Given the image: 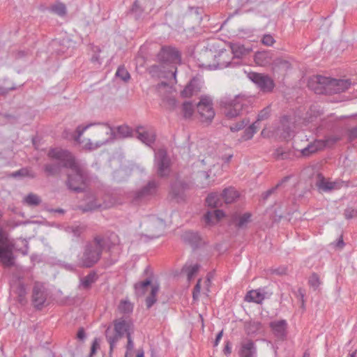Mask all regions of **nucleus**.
I'll return each mask as SVG.
<instances>
[{"label":"nucleus","instance_id":"obj_17","mask_svg":"<svg viewBox=\"0 0 357 357\" xmlns=\"http://www.w3.org/2000/svg\"><path fill=\"white\" fill-rule=\"evenodd\" d=\"M269 326L275 335L279 340H284L287 335V323L284 319L271 321Z\"/></svg>","mask_w":357,"mask_h":357},{"label":"nucleus","instance_id":"obj_31","mask_svg":"<svg viewBox=\"0 0 357 357\" xmlns=\"http://www.w3.org/2000/svg\"><path fill=\"white\" fill-rule=\"evenodd\" d=\"M10 177L22 179L25 177H29L31 178H35L36 175L34 173L31 172L28 168L23 167L20 169L15 171L10 174L8 175Z\"/></svg>","mask_w":357,"mask_h":357},{"label":"nucleus","instance_id":"obj_38","mask_svg":"<svg viewBox=\"0 0 357 357\" xmlns=\"http://www.w3.org/2000/svg\"><path fill=\"white\" fill-rule=\"evenodd\" d=\"M85 229V226L79 225L68 227L66 230L67 232L72 234L73 236L79 237Z\"/></svg>","mask_w":357,"mask_h":357},{"label":"nucleus","instance_id":"obj_1","mask_svg":"<svg viewBox=\"0 0 357 357\" xmlns=\"http://www.w3.org/2000/svg\"><path fill=\"white\" fill-rule=\"evenodd\" d=\"M47 156L53 160L63 161L64 167L70 169L66 181L69 190L76 193L86 190L90 183L89 173L77 162L72 153L66 149L54 148L48 151Z\"/></svg>","mask_w":357,"mask_h":357},{"label":"nucleus","instance_id":"obj_9","mask_svg":"<svg viewBox=\"0 0 357 357\" xmlns=\"http://www.w3.org/2000/svg\"><path fill=\"white\" fill-rule=\"evenodd\" d=\"M159 185V183L155 180L149 181L145 185L135 192L133 202L139 204L150 200L156 195Z\"/></svg>","mask_w":357,"mask_h":357},{"label":"nucleus","instance_id":"obj_28","mask_svg":"<svg viewBox=\"0 0 357 357\" xmlns=\"http://www.w3.org/2000/svg\"><path fill=\"white\" fill-rule=\"evenodd\" d=\"M98 277L95 271H91L87 275L80 279V287L84 289H89L91 285L96 282Z\"/></svg>","mask_w":357,"mask_h":357},{"label":"nucleus","instance_id":"obj_39","mask_svg":"<svg viewBox=\"0 0 357 357\" xmlns=\"http://www.w3.org/2000/svg\"><path fill=\"white\" fill-rule=\"evenodd\" d=\"M172 194L176 199H183L184 196L183 188L181 183H174L172 185Z\"/></svg>","mask_w":357,"mask_h":357},{"label":"nucleus","instance_id":"obj_14","mask_svg":"<svg viewBox=\"0 0 357 357\" xmlns=\"http://www.w3.org/2000/svg\"><path fill=\"white\" fill-rule=\"evenodd\" d=\"M158 59L162 63H178L181 61V54L175 47H162L158 54Z\"/></svg>","mask_w":357,"mask_h":357},{"label":"nucleus","instance_id":"obj_24","mask_svg":"<svg viewBox=\"0 0 357 357\" xmlns=\"http://www.w3.org/2000/svg\"><path fill=\"white\" fill-rule=\"evenodd\" d=\"M12 291L18 295L19 301L21 303H24L25 301V296L26 294V289L24 284L21 280L17 279L13 281L11 284Z\"/></svg>","mask_w":357,"mask_h":357},{"label":"nucleus","instance_id":"obj_41","mask_svg":"<svg viewBox=\"0 0 357 357\" xmlns=\"http://www.w3.org/2000/svg\"><path fill=\"white\" fill-rule=\"evenodd\" d=\"M250 123V120L247 118L242 119L241 121L236 122L231 126H229V130L231 132H237L242 129H243L245 126H247Z\"/></svg>","mask_w":357,"mask_h":357},{"label":"nucleus","instance_id":"obj_25","mask_svg":"<svg viewBox=\"0 0 357 357\" xmlns=\"http://www.w3.org/2000/svg\"><path fill=\"white\" fill-rule=\"evenodd\" d=\"M291 68V64L289 60L282 57H278L273 61V68L275 71L287 72Z\"/></svg>","mask_w":357,"mask_h":357},{"label":"nucleus","instance_id":"obj_58","mask_svg":"<svg viewBox=\"0 0 357 357\" xmlns=\"http://www.w3.org/2000/svg\"><path fill=\"white\" fill-rule=\"evenodd\" d=\"M3 118L6 120L7 122L10 123H15L17 122L18 116L12 114H5L3 115Z\"/></svg>","mask_w":357,"mask_h":357},{"label":"nucleus","instance_id":"obj_5","mask_svg":"<svg viewBox=\"0 0 357 357\" xmlns=\"http://www.w3.org/2000/svg\"><path fill=\"white\" fill-rule=\"evenodd\" d=\"M114 330L112 331L111 327L109 326L105 331V336L107 342L109 344V354H112L116 342L126 334L130 333V327L132 324L123 319H117L113 321Z\"/></svg>","mask_w":357,"mask_h":357},{"label":"nucleus","instance_id":"obj_52","mask_svg":"<svg viewBox=\"0 0 357 357\" xmlns=\"http://www.w3.org/2000/svg\"><path fill=\"white\" fill-rule=\"evenodd\" d=\"M261 43L267 46H271L275 43V40L271 35H264L261 39Z\"/></svg>","mask_w":357,"mask_h":357},{"label":"nucleus","instance_id":"obj_48","mask_svg":"<svg viewBox=\"0 0 357 357\" xmlns=\"http://www.w3.org/2000/svg\"><path fill=\"white\" fill-rule=\"evenodd\" d=\"M309 284L312 287L314 290L317 289L320 284V280L319 275L314 273L311 275L308 280Z\"/></svg>","mask_w":357,"mask_h":357},{"label":"nucleus","instance_id":"obj_49","mask_svg":"<svg viewBox=\"0 0 357 357\" xmlns=\"http://www.w3.org/2000/svg\"><path fill=\"white\" fill-rule=\"evenodd\" d=\"M119 309L123 313H130L132 311V305L130 302L123 301L121 302Z\"/></svg>","mask_w":357,"mask_h":357},{"label":"nucleus","instance_id":"obj_4","mask_svg":"<svg viewBox=\"0 0 357 357\" xmlns=\"http://www.w3.org/2000/svg\"><path fill=\"white\" fill-rule=\"evenodd\" d=\"M24 243V248L18 249L13 241L7 239L5 234L1 231V265L6 268L15 267L18 268L16 264V257L14 255V251H20L23 255L28 254V243L26 241H22Z\"/></svg>","mask_w":357,"mask_h":357},{"label":"nucleus","instance_id":"obj_56","mask_svg":"<svg viewBox=\"0 0 357 357\" xmlns=\"http://www.w3.org/2000/svg\"><path fill=\"white\" fill-rule=\"evenodd\" d=\"M126 337L128 339V342L126 345V352L128 353L129 351H131L133 349L134 342L131 337V333H128Z\"/></svg>","mask_w":357,"mask_h":357},{"label":"nucleus","instance_id":"obj_29","mask_svg":"<svg viewBox=\"0 0 357 357\" xmlns=\"http://www.w3.org/2000/svg\"><path fill=\"white\" fill-rule=\"evenodd\" d=\"M229 47L236 58H241L248 53V50L240 43H230Z\"/></svg>","mask_w":357,"mask_h":357},{"label":"nucleus","instance_id":"obj_22","mask_svg":"<svg viewBox=\"0 0 357 357\" xmlns=\"http://www.w3.org/2000/svg\"><path fill=\"white\" fill-rule=\"evenodd\" d=\"M55 160V162L46 163L43 166V170L47 176H57L61 173L62 168H65L63 165V161Z\"/></svg>","mask_w":357,"mask_h":357},{"label":"nucleus","instance_id":"obj_51","mask_svg":"<svg viewBox=\"0 0 357 357\" xmlns=\"http://www.w3.org/2000/svg\"><path fill=\"white\" fill-rule=\"evenodd\" d=\"M344 215L347 219L357 218V209L353 208H347L344 210Z\"/></svg>","mask_w":357,"mask_h":357},{"label":"nucleus","instance_id":"obj_43","mask_svg":"<svg viewBox=\"0 0 357 357\" xmlns=\"http://www.w3.org/2000/svg\"><path fill=\"white\" fill-rule=\"evenodd\" d=\"M257 122H254L252 125H250L248 128H247L243 132V138L244 140H248L252 139L254 134L257 132Z\"/></svg>","mask_w":357,"mask_h":357},{"label":"nucleus","instance_id":"obj_46","mask_svg":"<svg viewBox=\"0 0 357 357\" xmlns=\"http://www.w3.org/2000/svg\"><path fill=\"white\" fill-rule=\"evenodd\" d=\"M271 114V107L269 106L261 109L257 115V119L255 122H258L267 119Z\"/></svg>","mask_w":357,"mask_h":357},{"label":"nucleus","instance_id":"obj_50","mask_svg":"<svg viewBox=\"0 0 357 357\" xmlns=\"http://www.w3.org/2000/svg\"><path fill=\"white\" fill-rule=\"evenodd\" d=\"M98 349H100V340L96 337L92 342L89 357H93Z\"/></svg>","mask_w":357,"mask_h":357},{"label":"nucleus","instance_id":"obj_2","mask_svg":"<svg viewBox=\"0 0 357 357\" xmlns=\"http://www.w3.org/2000/svg\"><path fill=\"white\" fill-rule=\"evenodd\" d=\"M119 243L118 236L112 234L109 238L100 235L94 236L84 246L82 255L79 257L78 264L80 267L91 268L98 262L104 250H110L113 245Z\"/></svg>","mask_w":357,"mask_h":357},{"label":"nucleus","instance_id":"obj_18","mask_svg":"<svg viewBox=\"0 0 357 357\" xmlns=\"http://www.w3.org/2000/svg\"><path fill=\"white\" fill-rule=\"evenodd\" d=\"M293 129L290 119L284 116L280 119V124L277 128V135L283 139H288L293 135Z\"/></svg>","mask_w":357,"mask_h":357},{"label":"nucleus","instance_id":"obj_45","mask_svg":"<svg viewBox=\"0 0 357 357\" xmlns=\"http://www.w3.org/2000/svg\"><path fill=\"white\" fill-rule=\"evenodd\" d=\"M50 10L59 16H63L66 13V8L63 3L55 4L51 7Z\"/></svg>","mask_w":357,"mask_h":357},{"label":"nucleus","instance_id":"obj_3","mask_svg":"<svg viewBox=\"0 0 357 357\" xmlns=\"http://www.w3.org/2000/svg\"><path fill=\"white\" fill-rule=\"evenodd\" d=\"M351 84L350 79H330L321 75L312 77L308 87L317 94L340 93L347 90Z\"/></svg>","mask_w":357,"mask_h":357},{"label":"nucleus","instance_id":"obj_37","mask_svg":"<svg viewBox=\"0 0 357 357\" xmlns=\"http://www.w3.org/2000/svg\"><path fill=\"white\" fill-rule=\"evenodd\" d=\"M182 112L185 119L190 118L194 112V106L191 102L186 101L182 105Z\"/></svg>","mask_w":357,"mask_h":357},{"label":"nucleus","instance_id":"obj_42","mask_svg":"<svg viewBox=\"0 0 357 357\" xmlns=\"http://www.w3.org/2000/svg\"><path fill=\"white\" fill-rule=\"evenodd\" d=\"M289 176H285L284 177L282 181L278 183L276 185V186L266 190V192H264L262 195H261V197L263 199V200L266 201L268 199V198L275 192V191L276 190V189L280 186L284 182H287L288 180H289Z\"/></svg>","mask_w":357,"mask_h":357},{"label":"nucleus","instance_id":"obj_54","mask_svg":"<svg viewBox=\"0 0 357 357\" xmlns=\"http://www.w3.org/2000/svg\"><path fill=\"white\" fill-rule=\"evenodd\" d=\"M204 219L205 222L207 225L213 224V220H215V216L213 215V212L207 211L204 215Z\"/></svg>","mask_w":357,"mask_h":357},{"label":"nucleus","instance_id":"obj_6","mask_svg":"<svg viewBox=\"0 0 357 357\" xmlns=\"http://www.w3.org/2000/svg\"><path fill=\"white\" fill-rule=\"evenodd\" d=\"M94 125H103V126H107L109 130L106 133H107V135H109V137L105 140L97 142L95 144L91 142L90 140H89V142L86 144L85 146L86 149H88L89 150L96 149H98L110 142H112L115 139V137H116V134L114 132L112 128L107 123H89L84 126H82V125L78 126L76 128L75 134L73 136V139L75 142L80 143L79 139H80L81 136L83 135L84 132L86 130H87L89 128H90L91 126H94Z\"/></svg>","mask_w":357,"mask_h":357},{"label":"nucleus","instance_id":"obj_12","mask_svg":"<svg viewBox=\"0 0 357 357\" xmlns=\"http://www.w3.org/2000/svg\"><path fill=\"white\" fill-rule=\"evenodd\" d=\"M79 209L83 213L92 212L99 208H106V206L100 202L96 196L91 192H88L84 195L82 204L78 206Z\"/></svg>","mask_w":357,"mask_h":357},{"label":"nucleus","instance_id":"obj_21","mask_svg":"<svg viewBox=\"0 0 357 357\" xmlns=\"http://www.w3.org/2000/svg\"><path fill=\"white\" fill-rule=\"evenodd\" d=\"M201 90V83L198 78H192L185 87L181 91V96L183 98H189L197 94Z\"/></svg>","mask_w":357,"mask_h":357},{"label":"nucleus","instance_id":"obj_61","mask_svg":"<svg viewBox=\"0 0 357 357\" xmlns=\"http://www.w3.org/2000/svg\"><path fill=\"white\" fill-rule=\"evenodd\" d=\"M213 215L215 216V220H216V221H218L222 217H224L225 213L222 210L216 209L213 211Z\"/></svg>","mask_w":357,"mask_h":357},{"label":"nucleus","instance_id":"obj_11","mask_svg":"<svg viewBox=\"0 0 357 357\" xmlns=\"http://www.w3.org/2000/svg\"><path fill=\"white\" fill-rule=\"evenodd\" d=\"M249 77L263 93H271L275 87L273 79L267 75L251 73Z\"/></svg>","mask_w":357,"mask_h":357},{"label":"nucleus","instance_id":"obj_63","mask_svg":"<svg viewBox=\"0 0 357 357\" xmlns=\"http://www.w3.org/2000/svg\"><path fill=\"white\" fill-rule=\"evenodd\" d=\"M333 244H334V246L337 248H339V249L343 248V247L344 246V243L343 241L342 236H340L339 239Z\"/></svg>","mask_w":357,"mask_h":357},{"label":"nucleus","instance_id":"obj_57","mask_svg":"<svg viewBox=\"0 0 357 357\" xmlns=\"http://www.w3.org/2000/svg\"><path fill=\"white\" fill-rule=\"evenodd\" d=\"M132 11L137 15H141L143 12V9L139 6V1L135 0L132 8Z\"/></svg>","mask_w":357,"mask_h":357},{"label":"nucleus","instance_id":"obj_15","mask_svg":"<svg viewBox=\"0 0 357 357\" xmlns=\"http://www.w3.org/2000/svg\"><path fill=\"white\" fill-rule=\"evenodd\" d=\"M32 303L37 309H41L47 300V289L43 284L35 283L32 291Z\"/></svg>","mask_w":357,"mask_h":357},{"label":"nucleus","instance_id":"obj_60","mask_svg":"<svg viewBox=\"0 0 357 357\" xmlns=\"http://www.w3.org/2000/svg\"><path fill=\"white\" fill-rule=\"evenodd\" d=\"M339 140V138L337 137H331L326 139V140H324V142L326 143V146H331L335 144Z\"/></svg>","mask_w":357,"mask_h":357},{"label":"nucleus","instance_id":"obj_44","mask_svg":"<svg viewBox=\"0 0 357 357\" xmlns=\"http://www.w3.org/2000/svg\"><path fill=\"white\" fill-rule=\"evenodd\" d=\"M116 76L121 78L124 82H128L130 78L128 71L123 66H119L116 72Z\"/></svg>","mask_w":357,"mask_h":357},{"label":"nucleus","instance_id":"obj_26","mask_svg":"<svg viewBox=\"0 0 357 357\" xmlns=\"http://www.w3.org/2000/svg\"><path fill=\"white\" fill-rule=\"evenodd\" d=\"M264 298V294L261 293L259 289L249 291L245 296V301L258 304L261 303Z\"/></svg>","mask_w":357,"mask_h":357},{"label":"nucleus","instance_id":"obj_32","mask_svg":"<svg viewBox=\"0 0 357 357\" xmlns=\"http://www.w3.org/2000/svg\"><path fill=\"white\" fill-rule=\"evenodd\" d=\"M220 195L217 193H211L206 198V204L208 207L215 208L220 206Z\"/></svg>","mask_w":357,"mask_h":357},{"label":"nucleus","instance_id":"obj_59","mask_svg":"<svg viewBox=\"0 0 357 357\" xmlns=\"http://www.w3.org/2000/svg\"><path fill=\"white\" fill-rule=\"evenodd\" d=\"M348 137L350 141H353L357 138V126L349 130Z\"/></svg>","mask_w":357,"mask_h":357},{"label":"nucleus","instance_id":"obj_36","mask_svg":"<svg viewBox=\"0 0 357 357\" xmlns=\"http://www.w3.org/2000/svg\"><path fill=\"white\" fill-rule=\"evenodd\" d=\"M273 155L277 160H287L291 158L292 155L289 150H285L282 147H279L275 149Z\"/></svg>","mask_w":357,"mask_h":357},{"label":"nucleus","instance_id":"obj_8","mask_svg":"<svg viewBox=\"0 0 357 357\" xmlns=\"http://www.w3.org/2000/svg\"><path fill=\"white\" fill-rule=\"evenodd\" d=\"M154 165L160 177L169 176L171 171V160L165 149H160L155 153Z\"/></svg>","mask_w":357,"mask_h":357},{"label":"nucleus","instance_id":"obj_40","mask_svg":"<svg viewBox=\"0 0 357 357\" xmlns=\"http://www.w3.org/2000/svg\"><path fill=\"white\" fill-rule=\"evenodd\" d=\"M117 133L123 138L132 137L133 130L126 125H123L117 128Z\"/></svg>","mask_w":357,"mask_h":357},{"label":"nucleus","instance_id":"obj_64","mask_svg":"<svg viewBox=\"0 0 357 357\" xmlns=\"http://www.w3.org/2000/svg\"><path fill=\"white\" fill-rule=\"evenodd\" d=\"M223 352L225 355H229L231 353V347L230 343L229 342H227L226 345L225 346Z\"/></svg>","mask_w":357,"mask_h":357},{"label":"nucleus","instance_id":"obj_19","mask_svg":"<svg viewBox=\"0 0 357 357\" xmlns=\"http://www.w3.org/2000/svg\"><path fill=\"white\" fill-rule=\"evenodd\" d=\"M325 147H326V143L324 140L316 139L301 149V153L303 157H310L312 154L323 150Z\"/></svg>","mask_w":357,"mask_h":357},{"label":"nucleus","instance_id":"obj_55","mask_svg":"<svg viewBox=\"0 0 357 357\" xmlns=\"http://www.w3.org/2000/svg\"><path fill=\"white\" fill-rule=\"evenodd\" d=\"M157 89L160 91L162 89H166L167 92H170L172 86L166 82H161L156 86Z\"/></svg>","mask_w":357,"mask_h":357},{"label":"nucleus","instance_id":"obj_10","mask_svg":"<svg viewBox=\"0 0 357 357\" xmlns=\"http://www.w3.org/2000/svg\"><path fill=\"white\" fill-rule=\"evenodd\" d=\"M197 111L201 121L211 122L215 116L212 99L209 96H202L197 103Z\"/></svg>","mask_w":357,"mask_h":357},{"label":"nucleus","instance_id":"obj_33","mask_svg":"<svg viewBox=\"0 0 357 357\" xmlns=\"http://www.w3.org/2000/svg\"><path fill=\"white\" fill-rule=\"evenodd\" d=\"M199 268L200 265L198 264H195L194 265L185 264L182 268V273H185L187 275L188 280L190 281L198 272Z\"/></svg>","mask_w":357,"mask_h":357},{"label":"nucleus","instance_id":"obj_34","mask_svg":"<svg viewBox=\"0 0 357 357\" xmlns=\"http://www.w3.org/2000/svg\"><path fill=\"white\" fill-rule=\"evenodd\" d=\"M159 291V285H152L151 291L149 296L146 298V305L148 309L151 308L156 302V295Z\"/></svg>","mask_w":357,"mask_h":357},{"label":"nucleus","instance_id":"obj_62","mask_svg":"<svg viewBox=\"0 0 357 357\" xmlns=\"http://www.w3.org/2000/svg\"><path fill=\"white\" fill-rule=\"evenodd\" d=\"M77 338L80 340H84L86 338V333L83 328H79L77 333Z\"/></svg>","mask_w":357,"mask_h":357},{"label":"nucleus","instance_id":"obj_13","mask_svg":"<svg viewBox=\"0 0 357 357\" xmlns=\"http://www.w3.org/2000/svg\"><path fill=\"white\" fill-rule=\"evenodd\" d=\"M136 137L148 146H151L156 139V134L151 128L144 126H138L135 130Z\"/></svg>","mask_w":357,"mask_h":357},{"label":"nucleus","instance_id":"obj_53","mask_svg":"<svg viewBox=\"0 0 357 357\" xmlns=\"http://www.w3.org/2000/svg\"><path fill=\"white\" fill-rule=\"evenodd\" d=\"M201 290V280L199 279L197 284H195L193 292H192V298L194 300H197L199 296Z\"/></svg>","mask_w":357,"mask_h":357},{"label":"nucleus","instance_id":"obj_20","mask_svg":"<svg viewBox=\"0 0 357 357\" xmlns=\"http://www.w3.org/2000/svg\"><path fill=\"white\" fill-rule=\"evenodd\" d=\"M240 357H256L257 347L252 340H245L241 343L238 351Z\"/></svg>","mask_w":357,"mask_h":357},{"label":"nucleus","instance_id":"obj_35","mask_svg":"<svg viewBox=\"0 0 357 357\" xmlns=\"http://www.w3.org/2000/svg\"><path fill=\"white\" fill-rule=\"evenodd\" d=\"M23 203L29 206H36L41 203V199L36 194L29 193L24 198Z\"/></svg>","mask_w":357,"mask_h":357},{"label":"nucleus","instance_id":"obj_47","mask_svg":"<svg viewBox=\"0 0 357 357\" xmlns=\"http://www.w3.org/2000/svg\"><path fill=\"white\" fill-rule=\"evenodd\" d=\"M251 214L249 213H244L240 218L237 223L238 228H244L247 224L250 221Z\"/></svg>","mask_w":357,"mask_h":357},{"label":"nucleus","instance_id":"obj_7","mask_svg":"<svg viewBox=\"0 0 357 357\" xmlns=\"http://www.w3.org/2000/svg\"><path fill=\"white\" fill-rule=\"evenodd\" d=\"M220 104L222 107L224 115L227 119H232L242 115L244 108L248 107L245 101L238 99L229 100L227 98H222Z\"/></svg>","mask_w":357,"mask_h":357},{"label":"nucleus","instance_id":"obj_23","mask_svg":"<svg viewBox=\"0 0 357 357\" xmlns=\"http://www.w3.org/2000/svg\"><path fill=\"white\" fill-rule=\"evenodd\" d=\"M182 239L186 243L190 245L193 249L197 248L202 238L197 232L187 231L182 235Z\"/></svg>","mask_w":357,"mask_h":357},{"label":"nucleus","instance_id":"obj_16","mask_svg":"<svg viewBox=\"0 0 357 357\" xmlns=\"http://www.w3.org/2000/svg\"><path fill=\"white\" fill-rule=\"evenodd\" d=\"M316 185L324 192L331 191L333 190H338L342 187L346 185V182L342 180H335L334 181H327L324 177L321 174H318V180L317 181Z\"/></svg>","mask_w":357,"mask_h":357},{"label":"nucleus","instance_id":"obj_27","mask_svg":"<svg viewBox=\"0 0 357 357\" xmlns=\"http://www.w3.org/2000/svg\"><path fill=\"white\" fill-rule=\"evenodd\" d=\"M238 192L234 188H225L220 195L222 199L226 204L234 202L238 197Z\"/></svg>","mask_w":357,"mask_h":357},{"label":"nucleus","instance_id":"obj_30","mask_svg":"<svg viewBox=\"0 0 357 357\" xmlns=\"http://www.w3.org/2000/svg\"><path fill=\"white\" fill-rule=\"evenodd\" d=\"M152 280L147 278L142 282H137L135 284V294L137 296H142L145 294L147 287L151 285Z\"/></svg>","mask_w":357,"mask_h":357}]
</instances>
